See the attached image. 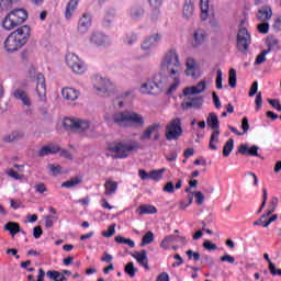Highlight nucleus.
I'll return each mask as SVG.
<instances>
[{
  "instance_id": "f257e3e1",
  "label": "nucleus",
  "mask_w": 281,
  "mask_h": 281,
  "mask_svg": "<svg viewBox=\"0 0 281 281\" xmlns=\"http://www.w3.org/2000/svg\"><path fill=\"white\" fill-rule=\"evenodd\" d=\"M160 69L167 71L168 78L171 80L166 91L167 95L175 93L181 87V57L177 48H169L161 58Z\"/></svg>"
},
{
  "instance_id": "f03ea898",
  "label": "nucleus",
  "mask_w": 281,
  "mask_h": 281,
  "mask_svg": "<svg viewBox=\"0 0 281 281\" xmlns=\"http://www.w3.org/2000/svg\"><path fill=\"white\" fill-rule=\"evenodd\" d=\"M103 120L106 122V124H116L117 126H135L136 128H142L146 124V119H144V115L128 110L116 112L113 115L105 112Z\"/></svg>"
},
{
  "instance_id": "7ed1b4c3",
  "label": "nucleus",
  "mask_w": 281,
  "mask_h": 281,
  "mask_svg": "<svg viewBox=\"0 0 281 281\" xmlns=\"http://www.w3.org/2000/svg\"><path fill=\"white\" fill-rule=\"evenodd\" d=\"M32 30L30 26L24 25L12 32L4 41V49L12 54V52H19L27 40L30 38Z\"/></svg>"
},
{
  "instance_id": "20e7f679",
  "label": "nucleus",
  "mask_w": 281,
  "mask_h": 281,
  "mask_svg": "<svg viewBox=\"0 0 281 281\" xmlns=\"http://www.w3.org/2000/svg\"><path fill=\"white\" fill-rule=\"evenodd\" d=\"M166 87H168V77L162 72H158L151 79L143 82L138 91L142 95H159Z\"/></svg>"
},
{
  "instance_id": "39448f33",
  "label": "nucleus",
  "mask_w": 281,
  "mask_h": 281,
  "mask_svg": "<svg viewBox=\"0 0 281 281\" xmlns=\"http://www.w3.org/2000/svg\"><path fill=\"white\" fill-rule=\"evenodd\" d=\"M92 87L95 91L97 95L100 98H111L114 93H117V87L111 79L106 77H102L101 75H93L92 79Z\"/></svg>"
},
{
  "instance_id": "423d86ee",
  "label": "nucleus",
  "mask_w": 281,
  "mask_h": 281,
  "mask_svg": "<svg viewBox=\"0 0 281 281\" xmlns=\"http://www.w3.org/2000/svg\"><path fill=\"white\" fill-rule=\"evenodd\" d=\"M27 21V11L23 9H16L11 11L2 21L3 30L10 32L14 30V27H19L21 23H25Z\"/></svg>"
},
{
  "instance_id": "0eeeda50",
  "label": "nucleus",
  "mask_w": 281,
  "mask_h": 281,
  "mask_svg": "<svg viewBox=\"0 0 281 281\" xmlns=\"http://www.w3.org/2000/svg\"><path fill=\"white\" fill-rule=\"evenodd\" d=\"M29 76L34 78L36 82L35 91L40 98V102H47V86L45 85V76L41 72L36 75V68H34V66L29 68Z\"/></svg>"
},
{
  "instance_id": "6e6552de",
  "label": "nucleus",
  "mask_w": 281,
  "mask_h": 281,
  "mask_svg": "<svg viewBox=\"0 0 281 281\" xmlns=\"http://www.w3.org/2000/svg\"><path fill=\"white\" fill-rule=\"evenodd\" d=\"M136 147L131 143L114 142L108 146V150L113 153L115 159H126L131 155V150H135Z\"/></svg>"
},
{
  "instance_id": "1a4fd4ad",
  "label": "nucleus",
  "mask_w": 281,
  "mask_h": 281,
  "mask_svg": "<svg viewBox=\"0 0 281 281\" xmlns=\"http://www.w3.org/2000/svg\"><path fill=\"white\" fill-rule=\"evenodd\" d=\"M200 19L207 21L211 27H218V20L213 9H210V0H200Z\"/></svg>"
},
{
  "instance_id": "9d476101",
  "label": "nucleus",
  "mask_w": 281,
  "mask_h": 281,
  "mask_svg": "<svg viewBox=\"0 0 281 281\" xmlns=\"http://www.w3.org/2000/svg\"><path fill=\"white\" fill-rule=\"evenodd\" d=\"M161 41H164V35L161 33H153L145 37L140 43V49L146 56H153V49H155Z\"/></svg>"
},
{
  "instance_id": "9b49d317",
  "label": "nucleus",
  "mask_w": 281,
  "mask_h": 281,
  "mask_svg": "<svg viewBox=\"0 0 281 281\" xmlns=\"http://www.w3.org/2000/svg\"><path fill=\"white\" fill-rule=\"evenodd\" d=\"M182 134L183 130L181 128L180 119H173L166 125L165 136L168 142L180 138Z\"/></svg>"
},
{
  "instance_id": "f8f14e48",
  "label": "nucleus",
  "mask_w": 281,
  "mask_h": 281,
  "mask_svg": "<svg viewBox=\"0 0 281 281\" xmlns=\"http://www.w3.org/2000/svg\"><path fill=\"white\" fill-rule=\"evenodd\" d=\"M159 131H161V123H153L148 125L139 136L140 142H150V139L158 142L161 137Z\"/></svg>"
},
{
  "instance_id": "ddd939ff",
  "label": "nucleus",
  "mask_w": 281,
  "mask_h": 281,
  "mask_svg": "<svg viewBox=\"0 0 281 281\" xmlns=\"http://www.w3.org/2000/svg\"><path fill=\"white\" fill-rule=\"evenodd\" d=\"M88 43L94 47H109L111 45V37L100 31H94L89 34Z\"/></svg>"
},
{
  "instance_id": "4468645a",
  "label": "nucleus",
  "mask_w": 281,
  "mask_h": 281,
  "mask_svg": "<svg viewBox=\"0 0 281 281\" xmlns=\"http://www.w3.org/2000/svg\"><path fill=\"white\" fill-rule=\"evenodd\" d=\"M184 67V75L188 78H193V80H199V78H201V66L196 63V59L192 57L187 58Z\"/></svg>"
},
{
  "instance_id": "2eb2a0df",
  "label": "nucleus",
  "mask_w": 281,
  "mask_h": 281,
  "mask_svg": "<svg viewBox=\"0 0 281 281\" xmlns=\"http://www.w3.org/2000/svg\"><path fill=\"white\" fill-rule=\"evenodd\" d=\"M207 31H205L202 27H198L193 30L190 38V45L193 47V49H198V47H201V45H205L207 43Z\"/></svg>"
},
{
  "instance_id": "dca6fc26",
  "label": "nucleus",
  "mask_w": 281,
  "mask_h": 281,
  "mask_svg": "<svg viewBox=\"0 0 281 281\" xmlns=\"http://www.w3.org/2000/svg\"><path fill=\"white\" fill-rule=\"evenodd\" d=\"M251 43V35L247 29H240L237 33V47L239 52H245Z\"/></svg>"
},
{
  "instance_id": "f3484780",
  "label": "nucleus",
  "mask_w": 281,
  "mask_h": 281,
  "mask_svg": "<svg viewBox=\"0 0 281 281\" xmlns=\"http://www.w3.org/2000/svg\"><path fill=\"white\" fill-rule=\"evenodd\" d=\"M91 25H93V16L91 15V13H83L78 22V34H87V32L91 30Z\"/></svg>"
},
{
  "instance_id": "a211bd4d",
  "label": "nucleus",
  "mask_w": 281,
  "mask_h": 281,
  "mask_svg": "<svg viewBox=\"0 0 281 281\" xmlns=\"http://www.w3.org/2000/svg\"><path fill=\"white\" fill-rule=\"evenodd\" d=\"M207 89V81L201 80L195 86L187 87L183 89V95H199Z\"/></svg>"
},
{
  "instance_id": "6ab92c4d",
  "label": "nucleus",
  "mask_w": 281,
  "mask_h": 281,
  "mask_svg": "<svg viewBox=\"0 0 281 281\" xmlns=\"http://www.w3.org/2000/svg\"><path fill=\"white\" fill-rule=\"evenodd\" d=\"M149 3V7L153 9L149 19L150 21H159L161 18V5H164V0H147Z\"/></svg>"
},
{
  "instance_id": "aec40b11",
  "label": "nucleus",
  "mask_w": 281,
  "mask_h": 281,
  "mask_svg": "<svg viewBox=\"0 0 281 281\" xmlns=\"http://www.w3.org/2000/svg\"><path fill=\"white\" fill-rule=\"evenodd\" d=\"M71 70L74 71V74L82 76V74L87 71V65L85 64V61H82V59H80V57H78V55H71Z\"/></svg>"
},
{
  "instance_id": "412c9836",
  "label": "nucleus",
  "mask_w": 281,
  "mask_h": 281,
  "mask_svg": "<svg viewBox=\"0 0 281 281\" xmlns=\"http://www.w3.org/2000/svg\"><path fill=\"white\" fill-rule=\"evenodd\" d=\"M89 121H82L80 119H71V131L72 133H87L89 131Z\"/></svg>"
},
{
  "instance_id": "4be33fe9",
  "label": "nucleus",
  "mask_w": 281,
  "mask_h": 281,
  "mask_svg": "<svg viewBox=\"0 0 281 281\" xmlns=\"http://www.w3.org/2000/svg\"><path fill=\"white\" fill-rule=\"evenodd\" d=\"M203 104L201 97L186 95V100L182 102V109H199Z\"/></svg>"
},
{
  "instance_id": "5701e85b",
  "label": "nucleus",
  "mask_w": 281,
  "mask_h": 281,
  "mask_svg": "<svg viewBox=\"0 0 281 281\" xmlns=\"http://www.w3.org/2000/svg\"><path fill=\"white\" fill-rule=\"evenodd\" d=\"M128 16L132 21H142L146 16V9L143 5H134L130 8Z\"/></svg>"
},
{
  "instance_id": "b1692460",
  "label": "nucleus",
  "mask_w": 281,
  "mask_h": 281,
  "mask_svg": "<svg viewBox=\"0 0 281 281\" xmlns=\"http://www.w3.org/2000/svg\"><path fill=\"white\" fill-rule=\"evenodd\" d=\"M12 95L15 100H20V102H22L24 106H27V108L32 106V99L30 98V95L25 90L16 89L13 91Z\"/></svg>"
},
{
  "instance_id": "393cba45",
  "label": "nucleus",
  "mask_w": 281,
  "mask_h": 281,
  "mask_svg": "<svg viewBox=\"0 0 281 281\" xmlns=\"http://www.w3.org/2000/svg\"><path fill=\"white\" fill-rule=\"evenodd\" d=\"M132 258H134L140 267H144V269L149 270L148 267V255L146 250H140L132 254Z\"/></svg>"
},
{
  "instance_id": "a878e982",
  "label": "nucleus",
  "mask_w": 281,
  "mask_h": 281,
  "mask_svg": "<svg viewBox=\"0 0 281 281\" xmlns=\"http://www.w3.org/2000/svg\"><path fill=\"white\" fill-rule=\"evenodd\" d=\"M56 153H60V147H58V145L49 144L42 147L37 155L38 157H47V155H56Z\"/></svg>"
},
{
  "instance_id": "bb28decb",
  "label": "nucleus",
  "mask_w": 281,
  "mask_h": 281,
  "mask_svg": "<svg viewBox=\"0 0 281 281\" xmlns=\"http://www.w3.org/2000/svg\"><path fill=\"white\" fill-rule=\"evenodd\" d=\"M271 16H273V11L269 5L261 7L257 12V19L262 22L269 21Z\"/></svg>"
},
{
  "instance_id": "cd10ccee",
  "label": "nucleus",
  "mask_w": 281,
  "mask_h": 281,
  "mask_svg": "<svg viewBox=\"0 0 281 281\" xmlns=\"http://www.w3.org/2000/svg\"><path fill=\"white\" fill-rule=\"evenodd\" d=\"M258 150L259 147L256 145L249 147L246 144H241L238 147V153H240V155H250V157H259Z\"/></svg>"
},
{
  "instance_id": "c85d7f7f",
  "label": "nucleus",
  "mask_w": 281,
  "mask_h": 281,
  "mask_svg": "<svg viewBox=\"0 0 281 281\" xmlns=\"http://www.w3.org/2000/svg\"><path fill=\"white\" fill-rule=\"evenodd\" d=\"M23 137H25V134L22 131H13L3 137V142L12 144V142H19V139H23Z\"/></svg>"
},
{
  "instance_id": "c756f323",
  "label": "nucleus",
  "mask_w": 281,
  "mask_h": 281,
  "mask_svg": "<svg viewBox=\"0 0 281 281\" xmlns=\"http://www.w3.org/2000/svg\"><path fill=\"white\" fill-rule=\"evenodd\" d=\"M206 124L212 128V131H218L220 128V122H218V116L216 113L211 112L209 113V116L206 117Z\"/></svg>"
},
{
  "instance_id": "7c9ffc66",
  "label": "nucleus",
  "mask_w": 281,
  "mask_h": 281,
  "mask_svg": "<svg viewBox=\"0 0 281 281\" xmlns=\"http://www.w3.org/2000/svg\"><path fill=\"white\" fill-rule=\"evenodd\" d=\"M136 213H138L139 216H144V214H157V207L150 204H143L136 210Z\"/></svg>"
},
{
  "instance_id": "2f4dec72",
  "label": "nucleus",
  "mask_w": 281,
  "mask_h": 281,
  "mask_svg": "<svg viewBox=\"0 0 281 281\" xmlns=\"http://www.w3.org/2000/svg\"><path fill=\"white\" fill-rule=\"evenodd\" d=\"M220 135H221V131L218 130H214L213 133L211 134L210 144H209V148H211V150H218V147H216V144L221 142V139L218 138Z\"/></svg>"
},
{
  "instance_id": "473e14b6",
  "label": "nucleus",
  "mask_w": 281,
  "mask_h": 281,
  "mask_svg": "<svg viewBox=\"0 0 281 281\" xmlns=\"http://www.w3.org/2000/svg\"><path fill=\"white\" fill-rule=\"evenodd\" d=\"M183 19H192L194 16V4L192 2H186L182 9Z\"/></svg>"
},
{
  "instance_id": "72a5a7b5",
  "label": "nucleus",
  "mask_w": 281,
  "mask_h": 281,
  "mask_svg": "<svg viewBox=\"0 0 281 281\" xmlns=\"http://www.w3.org/2000/svg\"><path fill=\"white\" fill-rule=\"evenodd\" d=\"M104 188H105V195L111 196L115 194V192H117V182L113 180H108L104 183Z\"/></svg>"
},
{
  "instance_id": "f704fd0d",
  "label": "nucleus",
  "mask_w": 281,
  "mask_h": 281,
  "mask_svg": "<svg viewBox=\"0 0 281 281\" xmlns=\"http://www.w3.org/2000/svg\"><path fill=\"white\" fill-rule=\"evenodd\" d=\"M4 229L10 232L11 236H16L21 232V226L16 222H9L4 225Z\"/></svg>"
},
{
  "instance_id": "c9c22d12",
  "label": "nucleus",
  "mask_w": 281,
  "mask_h": 281,
  "mask_svg": "<svg viewBox=\"0 0 281 281\" xmlns=\"http://www.w3.org/2000/svg\"><path fill=\"white\" fill-rule=\"evenodd\" d=\"M47 278H49V280H54V281H65L67 280V278L61 274L59 271L56 270H48L46 272Z\"/></svg>"
},
{
  "instance_id": "e433bc0d",
  "label": "nucleus",
  "mask_w": 281,
  "mask_h": 281,
  "mask_svg": "<svg viewBox=\"0 0 281 281\" xmlns=\"http://www.w3.org/2000/svg\"><path fill=\"white\" fill-rule=\"evenodd\" d=\"M175 240H177V236L175 235L166 236L160 243L161 249H170V245H172Z\"/></svg>"
},
{
  "instance_id": "4c0bfd02",
  "label": "nucleus",
  "mask_w": 281,
  "mask_h": 281,
  "mask_svg": "<svg viewBox=\"0 0 281 281\" xmlns=\"http://www.w3.org/2000/svg\"><path fill=\"white\" fill-rule=\"evenodd\" d=\"M166 172V168L158 169V170H151L149 172V179L153 181H159L160 179L164 178V173Z\"/></svg>"
},
{
  "instance_id": "58836bf2",
  "label": "nucleus",
  "mask_w": 281,
  "mask_h": 281,
  "mask_svg": "<svg viewBox=\"0 0 281 281\" xmlns=\"http://www.w3.org/2000/svg\"><path fill=\"white\" fill-rule=\"evenodd\" d=\"M114 240H115V243H117V245H127L131 248L135 247V241H133V239H131V238H125L123 236H116L114 238Z\"/></svg>"
},
{
  "instance_id": "ea45409f",
  "label": "nucleus",
  "mask_w": 281,
  "mask_h": 281,
  "mask_svg": "<svg viewBox=\"0 0 281 281\" xmlns=\"http://www.w3.org/2000/svg\"><path fill=\"white\" fill-rule=\"evenodd\" d=\"M233 150H234V139L231 138L224 145L223 155L225 157H229V155L232 154Z\"/></svg>"
},
{
  "instance_id": "a19ab883",
  "label": "nucleus",
  "mask_w": 281,
  "mask_h": 281,
  "mask_svg": "<svg viewBox=\"0 0 281 281\" xmlns=\"http://www.w3.org/2000/svg\"><path fill=\"white\" fill-rule=\"evenodd\" d=\"M228 85L232 89H236V69L234 68L228 71Z\"/></svg>"
},
{
  "instance_id": "79ce46f5",
  "label": "nucleus",
  "mask_w": 281,
  "mask_h": 281,
  "mask_svg": "<svg viewBox=\"0 0 281 281\" xmlns=\"http://www.w3.org/2000/svg\"><path fill=\"white\" fill-rule=\"evenodd\" d=\"M153 240H155V234H153V232H147L142 239V247H144V245H150V243H153Z\"/></svg>"
},
{
  "instance_id": "37998d69",
  "label": "nucleus",
  "mask_w": 281,
  "mask_h": 281,
  "mask_svg": "<svg viewBox=\"0 0 281 281\" xmlns=\"http://www.w3.org/2000/svg\"><path fill=\"white\" fill-rule=\"evenodd\" d=\"M47 168H48L49 172H52L53 177H58V175H60V172L63 170L60 165H54V164H48Z\"/></svg>"
},
{
  "instance_id": "c03bdc74",
  "label": "nucleus",
  "mask_w": 281,
  "mask_h": 281,
  "mask_svg": "<svg viewBox=\"0 0 281 281\" xmlns=\"http://www.w3.org/2000/svg\"><path fill=\"white\" fill-rule=\"evenodd\" d=\"M125 273L130 276V278H135V273H137V269L133 262H128L125 266Z\"/></svg>"
},
{
  "instance_id": "a18cd8bd",
  "label": "nucleus",
  "mask_w": 281,
  "mask_h": 281,
  "mask_svg": "<svg viewBox=\"0 0 281 281\" xmlns=\"http://www.w3.org/2000/svg\"><path fill=\"white\" fill-rule=\"evenodd\" d=\"M14 1L13 0H1L0 1V10L1 12H5L7 10H12Z\"/></svg>"
},
{
  "instance_id": "49530a36",
  "label": "nucleus",
  "mask_w": 281,
  "mask_h": 281,
  "mask_svg": "<svg viewBox=\"0 0 281 281\" xmlns=\"http://www.w3.org/2000/svg\"><path fill=\"white\" fill-rule=\"evenodd\" d=\"M136 41H137V34H134V33L127 34V35L124 37V40H123V42L125 43V45H128V46L135 45V42H136Z\"/></svg>"
},
{
  "instance_id": "de8ad7c7",
  "label": "nucleus",
  "mask_w": 281,
  "mask_h": 281,
  "mask_svg": "<svg viewBox=\"0 0 281 281\" xmlns=\"http://www.w3.org/2000/svg\"><path fill=\"white\" fill-rule=\"evenodd\" d=\"M60 131H66L69 133L71 131V117H64L61 121V127Z\"/></svg>"
},
{
  "instance_id": "09e8293b",
  "label": "nucleus",
  "mask_w": 281,
  "mask_h": 281,
  "mask_svg": "<svg viewBox=\"0 0 281 281\" xmlns=\"http://www.w3.org/2000/svg\"><path fill=\"white\" fill-rule=\"evenodd\" d=\"M215 87L216 89H223V70L221 69L216 71Z\"/></svg>"
},
{
  "instance_id": "8fccbe9b",
  "label": "nucleus",
  "mask_w": 281,
  "mask_h": 281,
  "mask_svg": "<svg viewBox=\"0 0 281 281\" xmlns=\"http://www.w3.org/2000/svg\"><path fill=\"white\" fill-rule=\"evenodd\" d=\"M267 54H269V50H262L256 58L255 65H262L267 60Z\"/></svg>"
},
{
  "instance_id": "3c124183",
  "label": "nucleus",
  "mask_w": 281,
  "mask_h": 281,
  "mask_svg": "<svg viewBox=\"0 0 281 281\" xmlns=\"http://www.w3.org/2000/svg\"><path fill=\"white\" fill-rule=\"evenodd\" d=\"M134 95H135V90L128 89L122 92L119 98L121 100H131V98H134Z\"/></svg>"
},
{
  "instance_id": "603ef678",
  "label": "nucleus",
  "mask_w": 281,
  "mask_h": 281,
  "mask_svg": "<svg viewBox=\"0 0 281 281\" xmlns=\"http://www.w3.org/2000/svg\"><path fill=\"white\" fill-rule=\"evenodd\" d=\"M7 175H8V177H11V179H15V181H21V179H23V175L19 173L14 169H9L7 171Z\"/></svg>"
},
{
  "instance_id": "864d4df0",
  "label": "nucleus",
  "mask_w": 281,
  "mask_h": 281,
  "mask_svg": "<svg viewBox=\"0 0 281 281\" xmlns=\"http://www.w3.org/2000/svg\"><path fill=\"white\" fill-rule=\"evenodd\" d=\"M34 190L37 194H45V192H47V187L43 182H37L34 186Z\"/></svg>"
},
{
  "instance_id": "5fc2aeb1",
  "label": "nucleus",
  "mask_w": 281,
  "mask_h": 281,
  "mask_svg": "<svg viewBox=\"0 0 281 281\" xmlns=\"http://www.w3.org/2000/svg\"><path fill=\"white\" fill-rule=\"evenodd\" d=\"M276 207H278V198H273L270 202L269 211L266 213V216H271V214L276 212Z\"/></svg>"
},
{
  "instance_id": "6e6d98bb",
  "label": "nucleus",
  "mask_w": 281,
  "mask_h": 281,
  "mask_svg": "<svg viewBox=\"0 0 281 281\" xmlns=\"http://www.w3.org/2000/svg\"><path fill=\"white\" fill-rule=\"evenodd\" d=\"M115 234V224L110 225L108 231L102 232V236L104 238H111V236H114Z\"/></svg>"
},
{
  "instance_id": "4d7b16f0",
  "label": "nucleus",
  "mask_w": 281,
  "mask_h": 281,
  "mask_svg": "<svg viewBox=\"0 0 281 281\" xmlns=\"http://www.w3.org/2000/svg\"><path fill=\"white\" fill-rule=\"evenodd\" d=\"M195 203L196 205H203V202L205 201V195H203V192L196 191L194 192Z\"/></svg>"
},
{
  "instance_id": "13d9d810",
  "label": "nucleus",
  "mask_w": 281,
  "mask_h": 281,
  "mask_svg": "<svg viewBox=\"0 0 281 281\" xmlns=\"http://www.w3.org/2000/svg\"><path fill=\"white\" fill-rule=\"evenodd\" d=\"M187 256H188L189 260H194V262H199L201 260V255L199 252H194L192 250H188Z\"/></svg>"
},
{
  "instance_id": "bf43d9fd",
  "label": "nucleus",
  "mask_w": 281,
  "mask_h": 281,
  "mask_svg": "<svg viewBox=\"0 0 281 281\" xmlns=\"http://www.w3.org/2000/svg\"><path fill=\"white\" fill-rule=\"evenodd\" d=\"M203 247H204V249H206V251H216V249H218L216 244H214V243H212L210 240H205L203 243Z\"/></svg>"
},
{
  "instance_id": "052dcab7",
  "label": "nucleus",
  "mask_w": 281,
  "mask_h": 281,
  "mask_svg": "<svg viewBox=\"0 0 281 281\" xmlns=\"http://www.w3.org/2000/svg\"><path fill=\"white\" fill-rule=\"evenodd\" d=\"M255 104V111H260V109H262V92L257 93Z\"/></svg>"
},
{
  "instance_id": "680f3d73",
  "label": "nucleus",
  "mask_w": 281,
  "mask_h": 281,
  "mask_svg": "<svg viewBox=\"0 0 281 281\" xmlns=\"http://www.w3.org/2000/svg\"><path fill=\"white\" fill-rule=\"evenodd\" d=\"M83 176L82 175H76L71 178V187L80 186L82 183Z\"/></svg>"
},
{
  "instance_id": "e2e57ef3",
  "label": "nucleus",
  "mask_w": 281,
  "mask_h": 281,
  "mask_svg": "<svg viewBox=\"0 0 281 281\" xmlns=\"http://www.w3.org/2000/svg\"><path fill=\"white\" fill-rule=\"evenodd\" d=\"M258 32L260 34H268L269 33V23L263 22L258 25Z\"/></svg>"
},
{
  "instance_id": "0e129e2a",
  "label": "nucleus",
  "mask_w": 281,
  "mask_h": 281,
  "mask_svg": "<svg viewBox=\"0 0 281 281\" xmlns=\"http://www.w3.org/2000/svg\"><path fill=\"white\" fill-rule=\"evenodd\" d=\"M164 192H168V194H175V183L167 182L166 186L162 188Z\"/></svg>"
},
{
  "instance_id": "69168bd1",
  "label": "nucleus",
  "mask_w": 281,
  "mask_h": 281,
  "mask_svg": "<svg viewBox=\"0 0 281 281\" xmlns=\"http://www.w3.org/2000/svg\"><path fill=\"white\" fill-rule=\"evenodd\" d=\"M258 93V81H255L249 90L248 97L249 98H254V95H256Z\"/></svg>"
},
{
  "instance_id": "338daca9",
  "label": "nucleus",
  "mask_w": 281,
  "mask_h": 281,
  "mask_svg": "<svg viewBox=\"0 0 281 281\" xmlns=\"http://www.w3.org/2000/svg\"><path fill=\"white\" fill-rule=\"evenodd\" d=\"M272 27H273V30H276V32H281V15H279L274 19Z\"/></svg>"
},
{
  "instance_id": "774afa93",
  "label": "nucleus",
  "mask_w": 281,
  "mask_h": 281,
  "mask_svg": "<svg viewBox=\"0 0 281 281\" xmlns=\"http://www.w3.org/2000/svg\"><path fill=\"white\" fill-rule=\"evenodd\" d=\"M268 102L269 104H271V106H273V109H276L277 111H281V104L278 99H268Z\"/></svg>"
}]
</instances>
